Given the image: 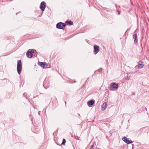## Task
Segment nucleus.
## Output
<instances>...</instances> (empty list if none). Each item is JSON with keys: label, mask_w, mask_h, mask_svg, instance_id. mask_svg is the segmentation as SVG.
<instances>
[{"label": "nucleus", "mask_w": 149, "mask_h": 149, "mask_svg": "<svg viewBox=\"0 0 149 149\" xmlns=\"http://www.w3.org/2000/svg\"><path fill=\"white\" fill-rule=\"evenodd\" d=\"M22 69V66L21 61V60H19L17 62V70L18 73L20 74L21 73Z\"/></svg>", "instance_id": "1"}, {"label": "nucleus", "mask_w": 149, "mask_h": 149, "mask_svg": "<svg viewBox=\"0 0 149 149\" xmlns=\"http://www.w3.org/2000/svg\"><path fill=\"white\" fill-rule=\"evenodd\" d=\"M65 24L61 22H60L58 23L56 25V28L60 29H63L65 28Z\"/></svg>", "instance_id": "2"}, {"label": "nucleus", "mask_w": 149, "mask_h": 149, "mask_svg": "<svg viewBox=\"0 0 149 149\" xmlns=\"http://www.w3.org/2000/svg\"><path fill=\"white\" fill-rule=\"evenodd\" d=\"M100 51V49L99 46L96 45H94L93 47V53L95 54H96Z\"/></svg>", "instance_id": "3"}, {"label": "nucleus", "mask_w": 149, "mask_h": 149, "mask_svg": "<svg viewBox=\"0 0 149 149\" xmlns=\"http://www.w3.org/2000/svg\"><path fill=\"white\" fill-rule=\"evenodd\" d=\"M46 7L45 3V1L42 2L40 4V8L42 11L45 10Z\"/></svg>", "instance_id": "4"}, {"label": "nucleus", "mask_w": 149, "mask_h": 149, "mask_svg": "<svg viewBox=\"0 0 149 149\" xmlns=\"http://www.w3.org/2000/svg\"><path fill=\"white\" fill-rule=\"evenodd\" d=\"M38 65L40 66L43 68H45L47 67V66H48V65L46 62H39L38 63Z\"/></svg>", "instance_id": "5"}, {"label": "nucleus", "mask_w": 149, "mask_h": 149, "mask_svg": "<svg viewBox=\"0 0 149 149\" xmlns=\"http://www.w3.org/2000/svg\"><path fill=\"white\" fill-rule=\"evenodd\" d=\"M122 140L128 144L132 143V142L131 140H129L125 136H124Z\"/></svg>", "instance_id": "6"}, {"label": "nucleus", "mask_w": 149, "mask_h": 149, "mask_svg": "<svg viewBox=\"0 0 149 149\" xmlns=\"http://www.w3.org/2000/svg\"><path fill=\"white\" fill-rule=\"evenodd\" d=\"M26 56L28 58H31L32 57L31 50L29 49L26 53Z\"/></svg>", "instance_id": "7"}, {"label": "nucleus", "mask_w": 149, "mask_h": 149, "mask_svg": "<svg viewBox=\"0 0 149 149\" xmlns=\"http://www.w3.org/2000/svg\"><path fill=\"white\" fill-rule=\"evenodd\" d=\"M111 84L112 85V87L113 88L115 89L116 90H117L118 88V84H116V83L115 82H113Z\"/></svg>", "instance_id": "8"}, {"label": "nucleus", "mask_w": 149, "mask_h": 149, "mask_svg": "<svg viewBox=\"0 0 149 149\" xmlns=\"http://www.w3.org/2000/svg\"><path fill=\"white\" fill-rule=\"evenodd\" d=\"M144 66L143 62L141 61H140L138 62V68H141L143 67Z\"/></svg>", "instance_id": "9"}, {"label": "nucleus", "mask_w": 149, "mask_h": 149, "mask_svg": "<svg viewBox=\"0 0 149 149\" xmlns=\"http://www.w3.org/2000/svg\"><path fill=\"white\" fill-rule=\"evenodd\" d=\"M107 104L104 102L102 105V110L104 111L105 109L107 107Z\"/></svg>", "instance_id": "10"}, {"label": "nucleus", "mask_w": 149, "mask_h": 149, "mask_svg": "<svg viewBox=\"0 0 149 149\" xmlns=\"http://www.w3.org/2000/svg\"><path fill=\"white\" fill-rule=\"evenodd\" d=\"M94 101L93 100H91L88 102V105L90 107V106H92L94 104Z\"/></svg>", "instance_id": "11"}, {"label": "nucleus", "mask_w": 149, "mask_h": 149, "mask_svg": "<svg viewBox=\"0 0 149 149\" xmlns=\"http://www.w3.org/2000/svg\"><path fill=\"white\" fill-rule=\"evenodd\" d=\"M133 38L134 40V41L135 43H136L137 42L136 38H137V34H135L133 36Z\"/></svg>", "instance_id": "12"}, {"label": "nucleus", "mask_w": 149, "mask_h": 149, "mask_svg": "<svg viewBox=\"0 0 149 149\" xmlns=\"http://www.w3.org/2000/svg\"><path fill=\"white\" fill-rule=\"evenodd\" d=\"M66 142V140L65 139H63L62 142L61 144V145H64Z\"/></svg>", "instance_id": "13"}, {"label": "nucleus", "mask_w": 149, "mask_h": 149, "mask_svg": "<svg viewBox=\"0 0 149 149\" xmlns=\"http://www.w3.org/2000/svg\"><path fill=\"white\" fill-rule=\"evenodd\" d=\"M68 22L69 25H72L73 24V22L71 21H69Z\"/></svg>", "instance_id": "14"}, {"label": "nucleus", "mask_w": 149, "mask_h": 149, "mask_svg": "<svg viewBox=\"0 0 149 149\" xmlns=\"http://www.w3.org/2000/svg\"><path fill=\"white\" fill-rule=\"evenodd\" d=\"M130 79V77L127 76L126 78V79L127 80H129Z\"/></svg>", "instance_id": "15"}, {"label": "nucleus", "mask_w": 149, "mask_h": 149, "mask_svg": "<svg viewBox=\"0 0 149 149\" xmlns=\"http://www.w3.org/2000/svg\"><path fill=\"white\" fill-rule=\"evenodd\" d=\"M94 143H93V145H92L91 146V149H91L92 148H93V149H94L93 148V145H94Z\"/></svg>", "instance_id": "16"}, {"label": "nucleus", "mask_w": 149, "mask_h": 149, "mask_svg": "<svg viewBox=\"0 0 149 149\" xmlns=\"http://www.w3.org/2000/svg\"><path fill=\"white\" fill-rule=\"evenodd\" d=\"M65 104H66V101H65Z\"/></svg>", "instance_id": "17"}, {"label": "nucleus", "mask_w": 149, "mask_h": 149, "mask_svg": "<svg viewBox=\"0 0 149 149\" xmlns=\"http://www.w3.org/2000/svg\"><path fill=\"white\" fill-rule=\"evenodd\" d=\"M25 93H24L23 94V95H25Z\"/></svg>", "instance_id": "18"}]
</instances>
